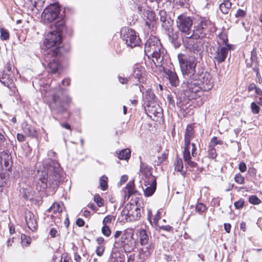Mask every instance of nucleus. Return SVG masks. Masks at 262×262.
Instances as JSON below:
<instances>
[{
  "label": "nucleus",
  "instance_id": "2",
  "mask_svg": "<svg viewBox=\"0 0 262 262\" xmlns=\"http://www.w3.org/2000/svg\"><path fill=\"white\" fill-rule=\"evenodd\" d=\"M62 170L59 164L55 160L48 159L43 163L42 168L37 170L36 174V189L45 191L48 187L55 189L58 186L61 178Z\"/></svg>",
  "mask_w": 262,
  "mask_h": 262
},
{
  "label": "nucleus",
  "instance_id": "18",
  "mask_svg": "<svg viewBox=\"0 0 262 262\" xmlns=\"http://www.w3.org/2000/svg\"><path fill=\"white\" fill-rule=\"evenodd\" d=\"M148 181L151 182V184L148 183L147 185H149V186H147L144 191V195L146 196H150L152 195L155 192L156 189V179L154 176H150L148 177Z\"/></svg>",
  "mask_w": 262,
  "mask_h": 262
},
{
  "label": "nucleus",
  "instance_id": "53",
  "mask_svg": "<svg viewBox=\"0 0 262 262\" xmlns=\"http://www.w3.org/2000/svg\"><path fill=\"white\" fill-rule=\"evenodd\" d=\"M238 168L241 172H244L247 170V166L245 162H242L239 164Z\"/></svg>",
  "mask_w": 262,
  "mask_h": 262
},
{
  "label": "nucleus",
  "instance_id": "55",
  "mask_svg": "<svg viewBox=\"0 0 262 262\" xmlns=\"http://www.w3.org/2000/svg\"><path fill=\"white\" fill-rule=\"evenodd\" d=\"M248 172L251 177H254L256 174V170L253 167H250L249 168Z\"/></svg>",
  "mask_w": 262,
  "mask_h": 262
},
{
  "label": "nucleus",
  "instance_id": "61",
  "mask_svg": "<svg viewBox=\"0 0 262 262\" xmlns=\"http://www.w3.org/2000/svg\"><path fill=\"white\" fill-rule=\"evenodd\" d=\"M119 82L122 84H126L128 82V80L127 78H122L120 76L118 77Z\"/></svg>",
  "mask_w": 262,
  "mask_h": 262
},
{
  "label": "nucleus",
  "instance_id": "49",
  "mask_svg": "<svg viewBox=\"0 0 262 262\" xmlns=\"http://www.w3.org/2000/svg\"><path fill=\"white\" fill-rule=\"evenodd\" d=\"M168 153L166 152H164L162 154L161 156H159L157 160V164L160 165L163 161H164L167 158Z\"/></svg>",
  "mask_w": 262,
  "mask_h": 262
},
{
  "label": "nucleus",
  "instance_id": "47",
  "mask_svg": "<svg viewBox=\"0 0 262 262\" xmlns=\"http://www.w3.org/2000/svg\"><path fill=\"white\" fill-rule=\"evenodd\" d=\"M246 11L241 9H238L236 13L235 14V17L237 18H241L244 17L246 16Z\"/></svg>",
  "mask_w": 262,
  "mask_h": 262
},
{
  "label": "nucleus",
  "instance_id": "17",
  "mask_svg": "<svg viewBox=\"0 0 262 262\" xmlns=\"http://www.w3.org/2000/svg\"><path fill=\"white\" fill-rule=\"evenodd\" d=\"M159 15L160 17V21L162 22V26L164 29H168L169 27H172L173 20L168 16L165 10H160Z\"/></svg>",
  "mask_w": 262,
  "mask_h": 262
},
{
  "label": "nucleus",
  "instance_id": "13",
  "mask_svg": "<svg viewBox=\"0 0 262 262\" xmlns=\"http://www.w3.org/2000/svg\"><path fill=\"white\" fill-rule=\"evenodd\" d=\"M60 11L59 6L54 4L50 5L43 10L42 18L45 21L52 22L58 16Z\"/></svg>",
  "mask_w": 262,
  "mask_h": 262
},
{
  "label": "nucleus",
  "instance_id": "50",
  "mask_svg": "<svg viewBox=\"0 0 262 262\" xmlns=\"http://www.w3.org/2000/svg\"><path fill=\"white\" fill-rule=\"evenodd\" d=\"M251 108L253 114H258L259 112V107L254 102L251 103Z\"/></svg>",
  "mask_w": 262,
  "mask_h": 262
},
{
  "label": "nucleus",
  "instance_id": "11",
  "mask_svg": "<svg viewBox=\"0 0 262 262\" xmlns=\"http://www.w3.org/2000/svg\"><path fill=\"white\" fill-rule=\"evenodd\" d=\"M126 220L129 221L139 220L141 216V209L133 204L127 205L121 212Z\"/></svg>",
  "mask_w": 262,
  "mask_h": 262
},
{
  "label": "nucleus",
  "instance_id": "16",
  "mask_svg": "<svg viewBox=\"0 0 262 262\" xmlns=\"http://www.w3.org/2000/svg\"><path fill=\"white\" fill-rule=\"evenodd\" d=\"M194 130L192 125H188L186 127L184 137V149H190V142L194 137Z\"/></svg>",
  "mask_w": 262,
  "mask_h": 262
},
{
  "label": "nucleus",
  "instance_id": "63",
  "mask_svg": "<svg viewBox=\"0 0 262 262\" xmlns=\"http://www.w3.org/2000/svg\"><path fill=\"white\" fill-rule=\"evenodd\" d=\"M71 80L69 78H65L62 81L63 85L69 86L70 84Z\"/></svg>",
  "mask_w": 262,
  "mask_h": 262
},
{
  "label": "nucleus",
  "instance_id": "54",
  "mask_svg": "<svg viewBox=\"0 0 262 262\" xmlns=\"http://www.w3.org/2000/svg\"><path fill=\"white\" fill-rule=\"evenodd\" d=\"M70 257L67 253H63L61 255L60 262H69Z\"/></svg>",
  "mask_w": 262,
  "mask_h": 262
},
{
  "label": "nucleus",
  "instance_id": "26",
  "mask_svg": "<svg viewBox=\"0 0 262 262\" xmlns=\"http://www.w3.org/2000/svg\"><path fill=\"white\" fill-rule=\"evenodd\" d=\"M231 6L232 3L230 0H223L219 5V8L223 14H227L230 11Z\"/></svg>",
  "mask_w": 262,
  "mask_h": 262
},
{
  "label": "nucleus",
  "instance_id": "34",
  "mask_svg": "<svg viewBox=\"0 0 262 262\" xmlns=\"http://www.w3.org/2000/svg\"><path fill=\"white\" fill-rule=\"evenodd\" d=\"M108 178L105 176H102L99 179V185L101 189L103 191L106 190L108 188L107 185Z\"/></svg>",
  "mask_w": 262,
  "mask_h": 262
},
{
  "label": "nucleus",
  "instance_id": "27",
  "mask_svg": "<svg viewBox=\"0 0 262 262\" xmlns=\"http://www.w3.org/2000/svg\"><path fill=\"white\" fill-rule=\"evenodd\" d=\"M140 243L141 245H146L149 241V236L146 230L141 229L139 231Z\"/></svg>",
  "mask_w": 262,
  "mask_h": 262
},
{
  "label": "nucleus",
  "instance_id": "52",
  "mask_svg": "<svg viewBox=\"0 0 262 262\" xmlns=\"http://www.w3.org/2000/svg\"><path fill=\"white\" fill-rule=\"evenodd\" d=\"M113 218L114 216L112 215H107L105 216L102 221L103 225H107V224L111 223Z\"/></svg>",
  "mask_w": 262,
  "mask_h": 262
},
{
  "label": "nucleus",
  "instance_id": "57",
  "mask_svg": "<svg viewBox=\"0 0 262 262\" xmlns=\"http://www.w3.org/2000/svg\"><path fill=\"white\" fill-rule=\"evenodd\" d=\"M167 99L170 104L174 106V100H173V96L171 94H168L167 96Z\"/></svg>",
  "mask_w": 262,
  "mask_h": 262
},
{
  "label": "nucleus",
  "instance_id": "22",
  "mask_svg": "<svg viewBox=\"0 0 262 262\" xmlns=\"http://www.w3.org/2000/svg\"><path fill=\"white\" fill-rule=\"evenodd\" d=\"M251 59L252 61L251 67H252L253 70L256 73V77L258 79V82L259 83H261L262 78L261 77L259 73L258 63L257 60V57L252 53L251 54Z\"/></svg>",
  "mask_w": 262,
  "mask_h": 262
},
{
  "label": "nucleus",
  "instance_id": "36",
  "mask_svg": "<svg viewBox=\"0 0 262 262\" xmlns=\"http://www.w3.org/2000/svg\"><path fill=\"white\" fill-rule=\"evenodd\" d=\"M206 206L201 203H198L195 208L196 212L201 215L206 211Z\"/></svg>",
  "mask_w": 262,
  "mask_h": 262
},
{
  "label": "nucleus",
  "instance_id": "60",
  "mask_svg": "<svg viewBox=\"0 0 262 262\" xmlns=\"http://www.w3.org/2000/svg\"><path fill=\"white\" fill-rule=\"evenodd\" d=\"M32 5L30 6V9L32 11L34 10V9H36L37 10L36 13L39 11V9L37 7V2L35 1L34 2H32Z\"/></svg>",
  "mask_w": 262,
  "mask_h": 262
},
{
  "label": "nucleus",
  "instance_id": "25",
  "mask_svg": "<svg viewBox=\"0 0 262 262\" xmlns=\"http://www.w3.org/2000/svg\"><path fill=\"white\" fill-rule=\"evenodd\" d=\"M144 69L142 67L137 66L134 70L133 76L135 78L138 79L140 82L144 80Z\"/></svg>",
  "mask_w": 262,
  "mask_h": 262
},
{
  "label": "nucleus",
  "instance_id": "15",
  "mask_svg": "<svg viewBox=\"0 0 262 262\" xmlns=\"http://www.w3.org/2000/svg\"><path fill=\"white\" fill-rule=\"evenodd\" d=\"M25 220L28 228L32 231L36 230L38 227L37 219L31 211H27L25 214Z\"/></svg>",
  "mask_w": 262,
  "mask_h": 262
},
{
  "label": "nucleus",
  "instance_id": "45",
  "mask_svg": "<svg viewBox=\"0 0 262 262\" xmlns=\"http://www.w3.org/2000/svg\"><path fill=\"white\" fill-rule=\"evenodd\" d=\"M94 201L97 203L99 207L103 206L104 201L98 194H96L94 198Z\"/></svg>",
  "mask_w": 262,
  "mask_h": 262
},
{
  "label": "nucleus",
  "instance_id": "43",
  "mask_svg": "<svg viewBox=\"0 0 262 262\" xmlns=\"http://www.w3.org/2000/svg\"><path fill=\"white\" fill-rule=\"evenodd\" d=\"M102 233L107 237L110 236L111 234V231L110 227L107 225H103L102 229H101Z\"/></svg>",
  "mask_w": 262,
  "mask_h": 262
},
{
  "label": "nucleus",
  "instance_id": "7",
  "mask_svg": "<svg viewBox=\"0 0 262 262\" xmlns=\"http://www.w3.org/2000/svg\"><path fill=\"white\" fill-rule=\"evenodd\" d=\"M176 25L179 31L183 34L185 37L193 36V30L192 29L193 24L192 17L186 14H181L178 15L176 19Z\"/></svg>",
  "mask_w": 262,
  "mask_h": 262
},
{
  "label": "nucleus",
  "instance_id": "51",
  "mask_svg": "<svg viewBox=\"0 0 262 262\" xmlns=\"http://www.w3.org/2000/svg\"><path fill=\"white\" fill-rule=\"evenodd\" d=\"M104 250V247L103 246L100 245L99 246H98L96 250L97 255L99 256H102Z\"/></svg>",
  "mask_w": 262,
  "mask_h": 262
},
{
  "label": "nucleus",
  "instance_id": "46",
  "mask_svg": "<svg viewBox=\"0 0 262 262\" xmlns=\"http://www.w3.org/2000/svg\"><path fill=\"white\" fill-rule=\"evenodd\" d=\"M203 84L205 91L210 90L213 88L212 82L210 80H206V81L203 82Z\"/></svg>",
  "mask_w": 262,
  "mask_h": 262
},
{
  "label": "nucleus",
  "instance_id": "30",
  "mask_svg": "<svg viewBox=\"0 0 262 262\" xmlns=\"http://www.w3.org/2000/svg\"><path fill=\"white\" fill-rule=\"evenodd\" d=\"M0 81L5 86L9 87L10 85L12 83L13 80L10 75L4 73L2 76L0 77Z\"/></svg>",
  "mask_w": 262,
  "mask_h": 262
},
{
  "label": "nucleus",
  "instance_id": "23",
  "mask_svg": "<svg viewBox=\"0 0 262 262\" xmlns=\"http://www.w3.org/2000/svg\"><path fill=\"white\" fill-rule=\"evenodd\" d=\"M183 159L185 163L191 167H196L198 164L191 160V156L190 152V149H184L183 152Z\"/></svg>",
  "mask_w": 262,
  "mask_h": 262
},
{
  "label": "nucleus",
  "instance_id": "40",
  "mask_svg": "<svg viewBox=\"0 0 262 262\" xmlns=\"http://www.w3.org/2000/svg\"><path fill=\"white\" fill-rule=\"evenodd\" d=\"M217 154L214 147L212 145H209L208 149V156L211 159H215L216 157Z\"/></svg>",
  "mask_w": 262,
  "mask_h": 262
},
{
  "label": "nucleus",
  "instance_id": "14",
  "mask_svg": "<svg viewBox=\"0 0 262 262\" xmlns=\"http://www.w3.org/2000/svg\"><path fill=\"white\" fill-rule=\"evenodd\" d=\"M227 39H224L223 41L226 45V47H219L215 53L214 59L219 63L224 62L227 56L228 51L231 49V45L227 44Z\"/></svg>",
  "mask_w": 262,
  "mask_h": 262
},
{
  "label": "nucleus",
  "instance_id": "37",
  "mask_svg": "<svg viewBox=\"0 0 262 262\" xmlns=\"http://www.w3.org/2000/svg\"><path fill=\"white\" fill-rule=\"evenodd\" d=\"M1 39L3 40H6L9 38V32L4 28L0 29Z\"/></svg>",
  "mask_w": 262,
  "mask_h": 262
},
{
  "label": "nucleus",
  "instance_id": "12",
  "mask_svg": "<svg viewBox=\"0 0 262 262\" xmlns=\"http://www.w3.org/2000/svg\"><path fill=\"white\" fill-rule=\"evenodd\" d=\"M166 34L168 36V40L175 49L180 48L181 46L183 38L182 33L179 31L174 30L172 27L165 29Z\"/></svg>",
  "mask_w": 262,
  "mask_h": 262
},
{
  "label": "nucleus",
  "instance_id": "24",
  "mask_svg": "<svg viewBox=\"0 0 262 262\" xmlns=\"http://www.w3.org/2000/svg\"><path fill=\"white\" fill-rule=\"evenodd\" d=\"M125 198L128 199L131 195L135 194L137 191L135 189V184L134 181H129L124 188Z\"/></svg>",
  "mask_w": 262,
  "mask_h": 262
},
{
  "label": "nucleus",
  "instance_id": "9",
  "mask_svg": "<svg viewBox=\"0 0 262 262\" xmlns=\"http://www.w3.org/2000/svg\"><path fill=\"white\" fill-rule=\"evenodd\" d=\"M121 37L125 41L127 46L132 48L139 46L141 40L136 31L128 28H123L121 30Z\"/></svg>",
  "mask_w": 262,
  "mask_h": 262
},
{
  "label": "nucleus",
  "instance_id": "41",
  "mask_svg": "<svg viewBox=\"0 0 262 262\" xmlns=\"http://www.w3.org/2000/svg\"><path fill=\"white\" fill-rule=\"evenodd\" d=\"M234 181L238 184H243L245 183V178L240 173H237L235 175Z\"/></svg>",
  "mask_w": 262,
  "mask_h": 262
},
{
  "label": "nucleus",
  "instance_id": "35",
  "mask_svg": "<svg viewBox=\"0 0 262 262\" xmlns=\"http://www.w3.org/2000/svg\"><path fill=\"white\" fill-rule=\"evenodd\" d=\"M49 212L53 211V213H55L56 212H62V207L60 205L57 203H54L52 206L50 207L48 209Z\"/></svg>",
  "mask_w": 262,
  "mask_h": 262
},
{
  "label": "nucleus",
  "instance_id": "56",
  "mask_svg": "<svg viewBox=\"0 0 262 262\" xmlns=\"http://www.w3.org/2000/svg\"><path fill=\"white\" fill-rule=\"evenodd\" d=\"M50 234L52 237H55L58 235V231L56 228H52L50 231Z\"/></svg>",
  "mask_w": 262,
  "mask_h": 262
},
{
  "label": "nucleus",
  "instance_id": "33",
  "mask_svg": "<svg viewBox=\"0 0 262 262\" xmlns=\"http://www.w3.org/2000/svg\"><path fill=\"white\" fill-rule=\"evenodd\" d=\"M174 169L175 170L181 172L182 174H184L185 172L182 171L183 168V164L182 159L177 158L176 161L174 162Z\"/></svg>",
  "mask_w": 262,
  "mask_h": 262
},
{
  "label": "nucleus",
  "instance_id": "4",
  "mask_svg": "<svg viewBox=\"0 0 262 262\" xmlns=\"http://www.w3.org/2000/svg\"><path fill=\"white\" fill-rule=\"evenodd\" d=\"M51 27L53 30L47 35L43 45L47 50L59 48L61 51L59 46L62 41V33L66 29L64 21L61 19L51 25Z\"/></svg>",
  "mask_w": 262,
  "mask_h": 262
},
{
  "label": "nucleus",
  "instance_id": "5",
  "mask_svg": "<svg viewBox=\"0 0 262 262\" xmlns=\"http://www.w3.org/2000/svg\"><path fill=\"white\" fill-rule=\"evenodd\" d=\"M71 102L70 96L59 93L53 95L49 106L53 114H62L67 112Z\"/></svg>",
  "mask_w": 262,
  "mask_h": 262
},
{
  "label": "nucleus",
  "instance_id": "6",
  "mask_svg": "<svg viewBox=\"0 0 262 262\" xmlns=\"http://www.w3.org/2000/svg\"><path fill=\"white\" fill-rule=\"evenodd\" d=\"M61 51L59 48L46 50L43 51V56L45 62L43 64L47 67L49 72L56 73L61 68L59 58Z\"/></svg>",
  "mask_w": 262,
  "mask_h": 262
},
{
  "label": "nucleus",
  "instance_id": "59",
  "mask_svg": "<svg viewBox=\"0 0 262 262\" xmlns=\"http://www.w3.org/2000/svg\"><path fill=\"white\" fill-rule=\"evenodd\" d=\"M76 225L79 227H83L84 225V221L81 218L77 219L76 222Z\"/></svg>",
  "mask_w": 262,
  "mask_h": 262
},
{
  "label": "nucleus",
  "instance_id": "58",
  "mask_svg": "<svg viewBox=\"0 0 262 262\" xmlns=\"http://www.w3.org/2000/svg\"><path fill=\"white\" fill-rule=\"evenodd\" d=\"M190 144L192 146L191 156L195 157L196 156V153L195 152L196 150L195 144L194 143H192V144L190 143Z\"/></svg>",
  "mask_w": 262,
  "mask_h": 262
},
{
  "label": "nucleus",
  "instance_id": "31",
  "mask_svg": "<svg viewBox=\"0 0 262 262\" xmlns=\"http://www.w3.org/2000/svg\"><path fill=\"white\" fill-rule=\"evenodd\" d=\"M117 154L118 155V157L121 160H127L130 157V151L129 149L126 148L122 149Z\"/></svg>",
  "mask_w": 262,
  "mask_h": 262
},
{
  "label": "nucleus",
  "instance_id": "38",
  "mask_svg": "<svg viewBox=\"0 0 262 262\" xmlns=\"http://www.w3.org/2000/svg\"><path fill=\"white\" fill-rule=\"evenodd\" d=\"M249 202L253 205H258L261 203V200L255 195H251L249 197Z\"/></svg>",
  "mask_w": 262,
  "mask_h": 262
},
{
  "label": "nucleus",
  "instance_id": "32",
  "mask_svg": "<svg viewBox=\"0 0 262 262\" xmlns=\"http://www.w3.org/2000/svg\"><path fill=\"white\" fill-rule=\"evenodd\" d=\"M150 167L147 164L141 162L140 171L144 175L149 176V177H150V176H152L150 172Z\"/></svg>",
  "mask_w": 262,
  "mask_h": 262
},
{
  "label": "nucleus",
  "instance_id": "20",
  "mask_svg": "<svg viewBox=\"0 0 262 262\" xmlns=\"http://www.w3.org/2000/svg\"><path fill=\"white\" fill-rule=\"evenodd\" d=\"M165 73L168 76L170 84L174 87L177 86L179 84V80L176 72L173 70H168Z\"/></svg>",
  "mask_w": 262,
  "mask_h": 262
},
{
  "label": "nucleus",
  "instance_id": "39",
  "mask_svg": "<svg viewBox=\"0 0 262 262\" xmlns=\"http://www.w3.org/2000/svg\"><path fill=\"white\" fill-rule=\"evenodd\" d=\"M145 97L148 101H151L154 100L155 95L151 89H147L145 94Z\"/></svg>",
  "mask_w": 262,
  "mask_h": 262
},
{
  "label": "nucleus",
  "instance_id": "62",
  "mask_svg": "<svg viewBox=\"0 0 262 262\" xmlns=\"http://www.w3.org/2000/svg\"><path fill=\"white\" fill-rule=\"evenodd\" d=\"M160 219V212L159 211H157L156 215L154 216V221L155 223H157L158 221Z\"/></svg>",
  "mask_w": 262,
  "mask_h": 262
},
{
  "label": "nucleus",
  "instance_id": "3",
  "mask_svg": "<svg viewBox=\"0 0 262 262\" xmlns=\"http://www.w3.org/2000/svg\"><path fill=\"white\" fill-rule=\"evenodd\" d=\"M144 52L149 59L152 58V61L157 67H160L166 52L160 40L155 36H150L145 43Z\"/></svg>",
  "mask_w": 262,
  "mask_h": 262
},
{
  "label": "nucleus",
  "instance_id": "19",
  "mask_svg": "<svg viewBox=\"0 0 262 262\" xmlns=\"http://www.w3.org/2000/svg\"><path fill=\"white\" fill-rule=\"evenodd\" d=\"M134 236V232L132 229H127L124 231L119 241H116L115 242V244H118V246H120L127 242L129 239H132V237Z\"/></svg>",
  "mask_w": 262,
  "mask_h": 262
},
{
  "label": "nucleus",
  "instance_id": "1",
  "mask_svg": "<svg viewBox=\"0 0 262 262\" xmlns=\"http://www.w3.org/2000/svg\"><path fill=\"white\" fill-rule=\"evenodd\" d=\"M178 59L184 78L181 87L174 92L177 105L180 106L181 103L200 97L202 88L198 80L199 75L196 72L198 58L194 55L186 56L180 53Z\"/></svg>",
  "mask_w": 262,
  "mask_h": 262
},
{
  "label": "nucleus",
  "instance_id": "44",
  "mask_svg": "<svg viewBox=\"0 0 262 262\" xmlns=\"http://www.w3.org/2000/svg\"><path fill=\"white\" fill-rule=\"evenodd\" d=\"M223 141L218 140L216 137H213L211 140L210 145H212V146L214 147L216 145H223Z\"/></svg>",
  "mask_w": 262,
  "mask_h": 262
},
{
  "label": "nucleus",
  "instance_id": "64",
  "mask_svg": "<svg viewBox=\"0 0 262 262\" xmlns=\"http://www.w3.org/2000/svg\"><path fill=\"white\" fill-rule=\"evenodd\" d=\"M161 229L167 231H170L172 229V227L169 225L162 226L161 227Z\"/></svg>",
  "mask_w": 262,
  "mask_h": 262
},
{
  "label": "nucleus",
  "instance_id": "48",
  "mask_svg": "<svg viewBox=\"0 0 262 262\" xmlns=\"http://www.w3.org/2000/svg\"><path fill=\"white\" fill-rule=\"evenodd\" d=\"M5 142L6 139L4 136L1 133H0V149L2 150L7 147Z\"/></svg>",
  "mask_w": 262,
  "mask_h": 262
},
{
  "label": "nucleus",
  "instance_id": "29",
  "mask_svg": "<svg viewBox=\"0 0 262 262\" xmlns=\"http://www.w3.org/2000/svg\"><path fill=\"white\" fill-rule=\"evenodd\" d=\"M5 158L1 157V164L2 166H4L6 170H10L12 164L10 160L11 157L8 154H5Z\"/></svg>",
  "mask_w": 262,
  "mask_h": 262
},
{
  "label": "nucleus",
  "instance_id": "21",
  "mask_svg": "<svg viewBox=\"0 0 262 262\" xmlns=\"http://www.w3.org/2000/svg\"><path fill=\"white\" fill-rule=\"evenodd\" d=\"M145 16L146 17V20H145V25L149 28H151L154 27L156 24V14L155 12L150 11H147L145 14Z\"/></svg>",
  "mask_w": 262,
  "mask_h": 262
},
{
  "label": "nucleus",
  "instance_id": "28",
  "mask_svg": "<svg viewBox=\"0 0 262 262\" xmlns=\"http://www.w3.org/2000/svg\"><path fill=\"white\" fill-rule=\"evenodd\" d=\"M120 246H123L125 251L130 252L135 247V240L132 237L131 239L128 240L127 242L124 243Z\"/></svg>",
  "mask_w": 262,
  "mask_h": 262
},
{
  "label": "nucleus",
  "instance_id": "42",
  "mask_svg": "<svg viewBox=\"0 0 262 262\" xmlns=\"http://www.w3.org/2000/svg\"><path fill=\"white\" fill-rule=\"evenodd\" d=\"M245 205V201L243 199L241 198L238 201H236L234 203L235 208L236 209H240L242 208Z\"/></svg>",
  "mask_w": 262,
  "mask_h": 262
},
{
  "label": "nucleus",
  "instance_id": "10",
  "mask_svg": "<svg viewBox=\"0 0 262 262\" xmlns=\"http://www.w3.org/2000/svg\"><path fill=\"white\" fill-rule=\"evenodd\" d=\"M194 36H187L183 40V43L187 50L194 54H200L203 51V42Z\"/></svg>",
  "mask_w": 262,
  "mask_h": 262
},
{
  "label": "nucleus",
  "instance_id": "8",
  "mask_svg": "<svg viewBox=\"0 0 262 262\" xmlns=\"http://www.w3.org/2000/svg\"><path fill=\"white\" fill-rule=\"evenodd\" d=\"M192 30L193 36L198 37V39L203 38L209 32L214 31V24L209 19L201 18L194 25Z\"/></svg>",
  "mask_w": 262,
  "mask_h": 262
}]
</instances>
